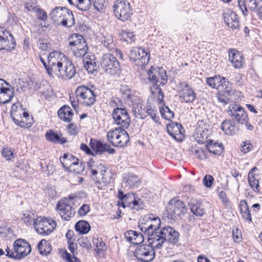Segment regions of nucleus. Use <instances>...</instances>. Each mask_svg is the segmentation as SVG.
<instances>
[{
    "label": "nucleus",
    "mask_w": 262,
    "mask_h": 262,
    "mask_svg": "<svg viewBox=\"0 0 262 262\" xmlns=\"http://www.w3.org/2000/svg\"><path fill=\"white\" fill-rule=\"evenodd\" d=\"M148 75L149 80L153 84V86L150 88L151 93L153 95L157 93L159 96L158 98L159 102H162L164 94L160 86L164 85L167 82L166 71L162 68L157 69L151 67Z\"/></svg>",
    "instance_id": "nucleus-1"
},
{
    "label": "nucleus",
    "mask_w": 262,
    "mask_h": 262,
    "mask_svg": "<svg viewBox=\"0 0 262 262\" xmlns=\"http://www.w3.org/2000/svg\"><path fill=\"white\" fill-rule=\"evenodd\" d=\"M51 19L58 25L70 27L75 23L72 12L64 7H56L50 13Z\"/></svg>",
    "instance_id": "nucleus-2"
},
{
    "label": "nucleus",
    "mask_w": 262,
    "mask_h": 262,
    "mask_svg": "<svg viewBox=\"0 0 262 262\" xmlns=\"http://www.w3.org/2000/svg\"><path fill=\"white\" fill-rule=\"evenodd\" d=\"M187 208L184 203L176 198L172 199L169 202L166 207V213L164 217L169 223H172L181 216L184 215Z\"/></svg>",
    "instance_id": "nucleus-3"
},
{
    "label": "nucleus",
    "mask_w": 262,
    "mask_h": 262,
    "mask_svg": "<svg viewBox=\"0 0 262 262\" xmlns=\"http://www.w3.org/2000/svg\"><path fill=\"white\" fill-rule=\"evenodd\" d=\"M114 53L103 54L100 61V65L105 72L111 75H119L121 72L120 63Z\"/></svg>",
    "instance_id": "nucleus-4"
},
{
    "label": "nucleus",
    "mask_w": 262,
    "mask_h": 262,
    "mask_svg": "<svg viewBox=\"0 0 262 262\" xmlns=\"http://www.w3.org/2000/svg\"><path fill=\"white\" fill-rule=\"evenodd\" d=\"M108 142L114 146L122 147L129 141L127 132L121 127L108 131L107 134Z\"/></svg>",
    "instance_id": "nucleus-5"
},
{
    "label": "nucleus",
    "mask_w": 262,
    "mask_h": 262,
    "mask_svg": "<svg viewBox=\"0 0 262 262\" xmlns=\"http://www.w3.org/2000/svg\"><path fill=\"white\" fill-rule=\"evenodd\" d=\"M227 114L238 123L244 125L247 130H252L253 129V126L249 122V118L247 112L239 105L235 104L229 106Z\"/></svg>",
    "instance_id": "nucleus-6"
},
{
    "label": "nucleus",
    "mask_w": 262,
    "mask_h": 262,
    "mask_svg": "<svg viewBox=\"0 0 262 262\" xmlns=\"http://www.w3.org/2000/svg\"><path fill=\"white\" fill-rule=\"evenodd\" d=\"M113 9L116 17L122 21L130 19L133 15V9L127 0H116Z\"/></svg>",
    "instance_id": "nucleus-7"
},
{
    "label": "nucleus",
    "mask_w": 262,
    "mask_h": 262,
    "mask_svg": "<svg viewBox=\"0 0 262 262\" xmlns=\"http://www.w3.org/2000/svg\"><path fill=\"white\" fill-rule=\"evenodd\" d=\"M61 66L54 72L59 78L69 80L73 78L76 73V70L72 61L66 56H62Z\"/></svg>",
    "instance_id": "nucleus-8"
},
{
    "label": "nucleus",
    "mask_w": 262,
    "mask_h": 262,
    "mask_svg": "<svg viewBox=\"0 0 262 262\" xmlns=\"http://www.w3.org/2000/svg\"><path fill=\"white\" fill-rule=\"evenodd\" d=\"M76 198L77 196L70 195L68 198L61 199L57 204L56 209L63 220L69 221L74 215L75 211L70 204V201Z\"/></svg>",
    "instance_id": "nucleus-9"
},
{
    "label": "nucleus",
    "mask_w": 262,
    "mask_h": 262,
    "mask_svg": "<svg viewBox=\"0 0 262 262\" xmlns=\"http://www.w3.org/2000/svg\"><path fill=\"white\" fill-rule=\"evenodd\" d=\"M60 161L63 167L67 169L73 170L75 173H81L84 169L82 163H79V160L73 155L65 153Z\"/></svg>",
    "instance_id": "nucleus-10"
},
{
    "label": "nucleus",
    "mask_w": 262,
    "mask_h": 262,
    "mask_svg": "<svg viewBox=\"0 0 262 262\" xmlns=\"http://www.w3.org/2000/svg\"><path fill=\"white\" fill-rule=\"evenodd\" d=\"M155 248L156 247L149 244L140 245L136 248L134 255L139 261L150 262L155 257Z\"/></svg>",
    "instance_id": "nucleus-11"
},
{
    "label": "nucleus",
    "mask_w": 262,
    "mask_h": 262,
    "mask_svg": "<svg viewBox=\"0 0 262 262\" xmlns=\"http://www.w3.org/2000/svg\"><path fill=\"white\" fill-rule=\"evenodd\" d=\"M56 223L52 219L45 217H37V223L34 228L36 232L42 235H48L56 228Z\"/></svg>",
    "instance_id": "nucleus-12"
},
{
    "label": "nucleus",
    "mask_w": 262,
    "mask_h": 262,
    "mask_svg": "<svg viewBox=\"0 0 262 262\" xmlns=\"http://www.w3.org/2000/svg\"><path fill=\"white\" fill-rule=\"evenodd\" d=\"M129 57L136 64L143 67L148 64L150 54L142 48L133 47L130 50Z\"/></svg>",
    "instance_id": "nucleus-13"
},
{
    "label": "nucleus",
    "mask_w": 262,
    "mask_h": 262,
    "mask_svg": "<svg viewBox=\"0 0 262 262\" xmlns=\"http://www.w3.org/2000/svg\"><path fill=\"white\" fill-rule=\"evenodd\" d=\"M76 96L80 99L81 103L86 106H90L96 101L94 92L85 85L78 86L76 91Z\"/></svg>",
    "instance_id": "nucleus-14"
},
{
    "label": "nucleus",
    "mask_w": 262,
    "mask_h": 262,
    "mask_svg": "<svg viewBox=\"0 0 262 262\" xmlns=\"http://www.w3.org/2000/svg\"><path fill=\"white\" fill-rule=\"evenodd\" d=\"M114 123L120 127L127 128L130 123V118L127 110L125 108L117 107L112 114Z\"/></svg>",
    "instance_id": "nucleus-15"
},
{
    "label": "nucleus",
    "mask_w": 262,
    "mask_h": 262,
    "mask_svg": "<svg viewBox=\"0 0 262 262\" xmlns=\"http://www.w3.org/2000/svg\"><path fill=\"white\" fill-rule=\"evenodd\" d=\"M63 54L57 51L51 52L48 56L47 73L51 77H54V72L61 66Z\"/></svg>",
    "instance_id": "nucleus-16"
},
{
    "label": "nucleus",
    "mask_w": 262,
    "mask_h": 262,
    "mask_svg": "<svg viewBox=\"0 0 262 262\" xmlns=\"http://www.w3.org/2000/svg\"><path fill=\"white\" fill-rule=\"evenodd\" d=\"M15 259H20L28 255L31 251L29 244L25 239L19 238L13 243Z\"/></svg>",
    "instance_id": "nucleus-17"
},
{
    "label": "nucleus",
    "mask_w": 262,
    "mask_h": 262,
    "mask_svg": "<svg viewBox=\"0 0 262 262\" xmlns=\"http://www.w3.org/2000/svg\"><path fill=\"white\" fill-rule=\"evenodd\" d=\"M179 95L181 101L185 103L193 102L196 97V93L189 87L188 83L185 81L180 83Z\"/></svg>",
    "instance_id": "nucleus-18"
},
{
    "label": "nucleus",
    "mask_w": 262,
    "mask_h": 262,
    "mask_svg": "<svg viewBox=\"0 0 262 262\" xmlns=\"http://www.w3.org/2000/svg\"><path fill=\"white\" fill-rule=\"evenodd\" d=\"M163 227L160 229L153 230L150 234L147 236L148 244L151 245L156 249L160 248L165 242Z\"/></svg>",
    "instance_id": "nucleus-19"
},
{
    "label": "nucleus",
    "mask_w": 262,
    "mask_h": 262,
    "mask_svg": "<svg viewBox=\"0 0 262 262\" xmlns=\"http://www.w3.org/2000/svg\"><path fill=\"white\" fill-rule=\"evenodd\" d=\"M260 2H257L256 0H237L238 7L245 16L248 15V8L256 13Z\"/></svg>",
    "instance_id": "nucleus-20"
},
{
    "label": "nucleus",
    "mask_w": 262,
    "mask_h": 262,
    "mask_svg": "<svg viewBox=\"0 0 262 262\" xmlns=\"http://www.w3.org/2000/svg\"><path fill=\"white\" fill-rule=\"evenodd\" d=\"M90 145L91 148L96 154H101L105 151L110 154H113L115 152V150L114 148H111L108 144L103 143L100 141H98L94 139H91Z\"/></svg>",
    "instance_id": "nucleus-21"
},
{
    "label": "nucleus",
    "mask_w": 262,
    "mask_h": 262,
    "mask_svg": "<svg viewBox=\"0 0 262 262\" xmlns=\"http://www.w3.org/2000/svg\"><path fill=\"white\" fill-rule=\"evenodd\" d=\"M9 37L11 41H10L3 29L0 28V50L9 51L14 49L15 43L14 38L11 34H9Z\"/></svg>",
    "instance_id": "nucleus-22"
},
{
    "label": "nucleus",
    "mask_w": 262,
    "mask_h": 262,
    "mask_svg": "<svg viewBox=\"0 0 262 262\" xmlns=\"http://www.w3.org/2000/svg\"><path fill=\"white\" fill-rule=\"evenodd\" d=\"M225 22L227 26L232 30L239 28V23L237 14L233 11H228L224 14Z\"/></svg>",
    "instance_id": "nucleus-23"
},
{
    "label": "nucleus",
    "mask_w": 262,
    "mask_h": 262,
    "mask_svg": "<svg viewBox=\"0 0 262 262\" xmlns=\"http://www.w3.org/2000/svg\"><path fill=\"white\" fill-rule=\"evenodd\" d=\"M229 60L235 69L242 68L244 64L243 56L236 50H231L229 52Z\"/></svg>",
    "instance_id": "nucleus-24"
},
{
    "label": "nucleus",
    "mask_w": 262,
    "mask_h": 262,
    "mask_svg": "<svg viewBox=\"0 0 262 262\" xmlns=\"http://www.w3.org/2000/svg\"><path fill=\"white\" fill-rule=\"evenodd\" d=\"M191 212L196 216H202L205 213V210L200 201L191 199L188 203Z\"/></svg>",
    "instance_id": "nucleus-25"
},
{
    "label": "nucleus",
    "mask_w": 262,
    "mask_h": 262,
    "mask_svg": "<svg viewBox=\"0 0 262 262\" xmlns=\"http://www.w3.org/2000/svg\"><path fill=\"white\" fill-rule=\"evenodd\" d=\"M71 39H72L73 40H71L69 42V46L71 48H88V44L82 35L74 34L71 36Z\"/></svg>",
    "instance_id": "nucleus-26"
},
{
    "label": "nucleus",
    "mask_w": 262,
    "mask_h": 262,
    "mask_svg": "<svg viewBox=\"0 0 262 262\" xmlns=\"http://www.w3.org/2000/svg\"><path fill=\"white\" fill-rule=\"evenodd\" d=\"M104 47L106 48L112 53H114L115 55L119 56L120 59H122V52L115 48V44L114 43L112 36L111 35H107L104 37V40L102 41Z\"/></svg>",
    "instance_id": "nucleus-27"
},
{
    "label": "nucleus",
    "mask_w": 262,
    "mask_h": 262,
    "mask_svg": "<svg viewBox=\"0 0 262 262\" xmlns=\"http://www.w3.org/2000/svg\"><path fill=\"white\" fill-rule=\"evenodd\" d=\"M59 118L66 122H70L74 115L72 108L67 105L62 106L57 112Z\"/></svg>",
    "instance_id": "nucleus-28"
},
{
    "label": "nucleus",
    "mask_w": 262,
    "mask_h": 262,
    "mask_svg": "<svg viewBox=\"0 0 262 262\" xmlns=\"http://www.w3.org/2000/svg\"><path fill=\"white\" fill-rule=\"evenodd\" d=\"M206 83L211 88L221 91L224 86L223 83H226V79L225 78H222L220 76H215L207 78Z\"/></svg>",
    "instance_id": "nucleus-29"
},
{
    "label": "nucleus",
    "mask_w": 262,
    "mask_h": 262,
    "mask_svg": "<svg viewBox=\"0 0 262 262\" xmlns=\"http://www.w3.org/2000/svg\"><path fill=\"white\" fill-rule=\"evenodd\" d=\"M163 230L166 241L172 244H175L178 241L179 233L173 228L167 226L163 227Z\"/></svg>",
    "instance_id": "nucleus-30"
},
{
    "label": "nucleus",
    "mask_w": 262,
    "mask_h": 262,
    "mask_svg": "<svg viewBox=\"0 0 262 262\" xmlns=\"http://www.w3.org/2000/svg\"><path fill=\"white\" fill-rule=\"evenodd\" d=\"M258 168L256 167L252 168L249 172L248 175V180L249 185L251 188L256 193L259 192V185L258 180L255 178L254 172L257 171Z\"/></svg>",
    "instance_id": "nucleus-31"
},
{
    "label": "nucleus",
    "mask_w": 262,
    "mask_h": 262,
    "mask_svg": "<svg viewBox=\"0 0 262 262\" xmlns=\"http://www.w3.org/2000/svg\"><path fill=\"white\" fill-rule=\"evenodd\" d=\"M221 128L227 135H233L239 131V128L231 120H226L221 125Z\"/></svg>",
    "instance_id": "nucleus-32"
},
{
    "label": "nucleus",
    "mask_w": 262,
    "mask_h": 262,
    "mask_svg": "<svg viewBox=\"0 0 262 262\" xmlns=\"http://www.w3.org/2000/svg\"><path fill=\"white\" fill-rule=\"evenodd\" d=\"M206 147L209 152L214 155H220L224 150V147L222 143H219L212 140L207 141Z\"/></svg>",
    "instance_id": "nucleus-33"
},
{
    "label": "nucleus",
    "mask_w": 262,
    "mask_h": 262,
    "mask_svg": "<svg viewBox=\"0 0 262 262\" xmlns=\"http://www.w3.org/2000/svg\"><path fill=\"white\" fill-rule=\"evenodd\" d=\"M88 165L91 169L93 176L96 175L98 172H100L101 174L103 172H105L106 167L101 162H95L92 159H91L88 163Z\"/></svg>",
    "instance_id": "nucleus-34"
},
{
    "label": "nucleus",
    "mask_w": 262,
    "mask_h": 262,
    "mask_svg": "<svg viewBox=\"0 0 262 262\" xmlns=\"http://www.w3.org/2000/svg\"><path fill=\"white\" fill-rule=\"evenodd\" d=\"M168 133L175 140H178L177 136L182 134V126L177 123L171 122L166 126Z\"/></svg>",
    "instance_id": "nucleus-35"
},
{
    "label": "nucleus",
    "mask_w": 262,
    "mask_h": 262,
    "mask_svg": "<svg viewBox=\"0 0 262 262\" xmlns=\"http://www.w3.org/2000/svg\"><path fill=\"white\" fill-rule=\"evenodd\" d=\"M45 136L48 141L53 143L63 144L67 142V140L66 138H61L58 134L51 129L46 132Z\"/></svg>",
    "instance_id": "nucleus-36"
},
{
    "label": "nucleus",
    "mask_w": 262,
    "mask_h": 262,
    "mask_svg": "<svg viewBox=\"0 0 262 262\" xmlns=\"http://www.w3.org/2000/svg\"><path fill=\"white\" fill-rule=\"evenodd\" d=\"M145 108H143V105L140 103H133L132 105V112L134 116L138 119H143L146 117L145 114Z\"/></svg>",
    "instance_id": "nucleus-37"
},
{
    "label": "nucleus",
    "mask_w": 262,
    "mask_h": 262,
    "mask_svg": "<svg viewBox=\"0 0 262 262\" xmlns=\"http://www.w3.org/2000/svg\"><path fill=\"white\" fill-rule=\"evenodd\" d=\"M5 90L0 92V103L6 104L10 102L14 96V92L9 88L6 87Z\"/></svg>",
    "instance_id": "nucleus-38"
},
{
    "label": "nucleus",
    "mask_w": 262,
    "mask_h": 262,
    "mask_svg": "<svg viewBox=\"0 0 262 262\" xmlns=\"http://www.w3.org/2000/svg\"><path fill=\"white\" fill-rule=\"evenodd\" d=\"M149 223L145 216L142 220H140L139 222L138 227L140 230L144 234L145 237H147L153 231L150 226Z\"/></svg>",
    "instance_id": "nucleus-39"
},
{
    "label": "nucleus",
    "mask_w": 262,
    "mask_h": 262,
    "mask_svg": "<svg viewBox=\"0 0 262 262\" xmlns=\"http://www.w3.org/2000/svg\"><path fill=\"white\" fill-rule=\"evenodd\" d=\"M37 247L39 253L43 255H48L52 251L50 244L46 239L40 241L38 244Z\"/></svg>",
    "instance_id": "nucleus-40"
},
{
    "label": "nucleus",
    "mask_w": 262,
    "mask_h": 262,
    "mask_svg": "<svg viewBox=\"0 0 262 262\" xmlns=\"http://www.w3.org/2000/svg\"><path fill=\"white\" fill-rule=\"evenodd\" d=\"M75 230L80 234L88 233L91 229L89 223L85 221H79L75 225Z\"/></svg>",
    "instance_id": "nucleus-41"
},
{
    "label": "nucleus",
    "mask_w": 262,
    "mask_h": 262,
    "mask_svg": "<svg viewBox=\"0 0 262 262\" xmlns=\"http://www.w3.org/2000/svg\"><path fill=\"white\" fill-rule=\"evenodd\" d=\"M145 216L146 217L148 223H150V226L153 230L161 229L160 227L161 225V220L158 217L155 216L154 214H150V215Z\"/></svg>",
    "instance_id": "nucleus-42"
},
{
    "label": "nucleus",
    "mask_w": 262,
    "mask_h": 262,
    "mask_svg": "<svg viewBox=\"0 0 262 262\" xmlns=\"http://www.w3.org/2000/svg\"><path fill=\"white\" fill-rule=\"evenodd\" d=\"M128 206L130 208L137 211L144 208L143 202L140 199L136 200L134 195L132 196V199L128 202Z\"/></svg>",
    "instance_id": "nucleus-43"
},
{
    "label": "nucleus",
    "mask_w": 262,
    "mask_h": 262,
    "mask_svg": "<svg viewBox=\"0 0 262 262\" xmlns=\"http://www.w3.org/2000/svg\"><path fill=\"white\" fill-rule=\"evenodd\" d=\"M23 220L25 222L30 225H33L35 226L37 223V216L32 212L26 211L23 214Z\"/></svg>",
    "instance_id": "nucleus-44"
},
{
    "label": "nucleus",
    "mask_w": 262,
    "mask_h": 262,
    "mask_svg": "<svg viewBox=\"0 0 262 262\" xmlns=\"http://www.w3.org/2000/svg\"><path fill=\"white\" fill-rule=\"evenodd\" d=\"M122 97L125 100H129L134 96L133 91L127 85H122L120 91Z\"/></svg>",
    "instance_id": "nucleus-45"
},
{
    "label": "nucleus",
    "mask_w": 262,
    "mask_h": 262,
    "mask_svg": "<svg viewBox=\"0 0 262 262\" xmlns=\"http://www.w3.org/2000/svg\"><path fill=\"white\" fill-rule=\"evenodd\" d=\"M209 133L203 132L202 133L201 132H196L193 135V137L194 138L195 141L197 143L199 144H204L205 142H207L208 141H206Z\"/></svg>",
    "instance_id": "nucleus-46"
},
{
    "label": "nucleus",
    "mask_w": 262,
    "mask_h": 262,
    "mask_svg": "<svg viewBox=\"0 0 262 262\" xmlns=\"http://www.w3.org/2000/svg\"><path fill=\"white\" fill-rule=\"evenodd\" d=\"M162 117L166 120H170L174 117V113L167 106H164L160 110Z\"/></svg>",
    "instance_id": "nucleus-47"
},
{
    "label": "nucleus",
    "mask_w": 262,
    "mask_h": 262,
    "mask_svg": "<svg viewBox=\"0 0 262 262\" xmlns=\"http://www.w3.org/2000/svg\"><path fill=\"white\" fill-rule=\"evenodd\" d=\"M107 6V2H106V0H94L93 2L94 7L99 12H104Z\"/></svg>",
    "instance_id": "nucleus-48"
},
{
    "label": "nucleus",
    "mask_w": 262,
    "mask_h": 262,
    "mask_svg": "<svg viewBox=\"0 0 262 262\" xmlns=\"http://www.w3.org/2000/svg\"><path fill=\"white\" fill-rule=\"evenodd\" d=\"M210 125L205 122L203 120H199L197 123L196 132H201L202 133H209Z\"/></svg>",
    "instance_id": "nucleus-49"
},
{
    "label": "nucleus",
    "mask_w": 262,
    "mask_h": 262,
    "mask_svg": "<svg viewBox=\"0 0 262 262\" xmlns=\"http://www.w3.org/2000/svg\"><path fill=\"white\" fill-rule=\"evenodd\" d=\"M76 5L78 9L85 11L90 9L91 2V0H77Z\"/></svg>",
    "instance_id": "nucleus-50"
},
{
    "label": "nucleus",
    "mask_w": 262,
    "mask_h": 262,
    "mask_svg": "<svg viewBox=\"0 0 262 262\" xmlns=\"http://www.w3.org/2000/svg\"><path fill=\"white\" fill-rule=\"evenodd\" d=\"M101 175L102 176V180L104 185H107L111 184L114 181L113 173L111 171L103 172Z\"/></svg>",
    "instance_id": "nucleus-51"
},
{
    "label": "nucleus",
    "mask_w": 262,
    "mask_h": 262,
    "mask_svg": "<svg viewBox=\"0 0 262 262\" xmlns=\"http://www.w3.org/2000/svg\"><path fill=\"white\" fill-rule=\"evenodd\" d=\"M122 38L123 40L128 43H131L134 42L136 40V37L133 32H129L124 31L122 34Z\"/></svg>",
    "instance_id": "nucleus-52"
},
{
    "label": "nucleus",
    "mask_w": 262,
    "mask_h": 262,
    "mask_svg": "<svg viewBox=\"0 0 262 262\" xmlns=\"http://www.w3.org/2000/svg\"><path fill=\"white\" fill-rule=\"evenodd\" d=\"M156 114V110L152 108L150 105L148 106L145 111V115H149L155 122L157 123L159 120V117L157 116Z\"/></svg>",
    "instance_id": "nucleus-53"
},
{
    "label": "nucleus",
    "mask_w": 262,
    "mask_h": 262,
    "mask_svg": "<svg viewBox=\"0 0 262 262\" xmlns=\"http://www.w3.org/2000/svg\"><path fill=\"white\" fill-rule=\"evenodd\" d=\"M93 242L95 245L96 249H95L97 252L103 251L105 247V244L101 238H94Z\"/></svg>",
    "instance_id": "nucleus-54"
},
{
    "label": "nucleus",
    "mask_w": 262,
    "mask_h": 262,
    "mask_svg": "<svg viewBox=\"0 0 262 262\" xmlns=\"http://www.w3.org/2000/svg\"><path fill=\"white\" fill-rule=\"evenodd\" d=\"M71 49L72 50L74 55L76 57L81 58V57H84L85 56H86L85 58H87L88 56H89L88 55H86V53L88 51V48H85V49L71 48Z\"/></svg>",
    "instance_id": "nucleus-55"
},
{
    "label": "nucleus",
    "mask_w": 262,
    "mask_h": 262,
    "mask_svg": "<svg viewBox=\"0 0 262 262\" xmlns=\"http://www.w3.org/2000/svg\"><path fill=\"white\" fill-rule=\"evenodd\" d=\"M138 232L135 231L129 230L126 231L124 236L126 240L130 243H133L134 239L136 238L135 237L137 235Z\"/></svg>",
    "instance_id": "nucleus-56"
},
{
    "label": "nucleus",
    "mask_w": 262,
    "mask_h": 262,
    "mask_svg": "<svg viewBox=\"0 0 262 262\" xmlns=\"http://www.w3.org/2000/svg\"><path fill=\"white\" fill-rule=\"evenodd\" d=\"M133 195L130 193L124 194L123 192L121 190H119L118 198L121 201H125L126 203L128 205V202L132 199Z\"/></svg>",
    "instance_id": "nucleus-57"
},
{
    "label": "nucleus",
    "mask_w": 262,
    "mask_h": 262,
    "mask_svg": "<svg viewBox=\"0 0 262 262\" xmlns=\"http://www.w3.org/2000/svg\"><path fill=\"white\" fill-rule=\"evenodd\" d=\"M84 67L89 73H93L95 70L94 67L96 66V62L92 63L91 61L83 60Z\"/></svg>",
    "instance_id": "nucleus-58"
},
{
    "label": "nucleus",
    "mask_w": 262,
    "mask_h": 262,
    "mask_svg": "<svg viewBox=\"0 0 262 262\" xmlns=\"http://www.w3.org/2000/svg\"><path fill=\"white\" fill-rule=\"evenodd\" d=\"M214 181L213 177L211 175H206L204 177L203 184L207 188H210L212 186Z\"/></svg>",
    "instance_id": "nucleus-59"
},
{
    "label": "nucleus",
    "mask_w": 262,
    "mask_h": 262,
    "mask_svg": "<svg viewBox=\"0 0 262 262\" xmlns=\"http://www.w3.org/2000/svg\"><path fill=\"white\" fill-rule=\"evenodd\" d=\"M194 154L195 157L200 160H204L207 158L206 152L202 149L195 150Z\"/></svg>",
    "instance_id": "nucleus-60"
},
{
    "label": "nucleus",
    "mask_w": 262,
    "mask_h": 262,
    "mask_svg": "<svg viewBox=\"0 0 262 262\" xmlns=\"http://www.w3.org/2000/svg\"><path fill=\"white\" fill-rule=\"evenodd\" d=\"M12 118L14 121V122L19 126L21 127H28L31 126L32 123L25 122L24 121L20 120L19 121L18 119H16L12 114H11Z\"/></svg>",
    "instance_id": "nucleus-61"
},
{
    "label": "nucleus",
    "mask_w": 262,
    "mask_h": 262,
    "mask_svg": "<svg viewBox=\"0 0 262 262\" xmlns=\"http://www.w3.org/2000/svg\"><path fill=\"white\" fill-rule=\"evenodd\" d=\"M78 242L80 246L89 249L91 247V243L87 238H81L79 239Z\"/></svg>",
    "instance_id": "nucleus-62"
},
{
    "label": "nucleus",
    "mask_w": 262,
    "mask_h": 262,
    "mask_svg": "<svg viewBox=\"0 0 262 262\" xmlns=\"http://www.w3.org/2000/svg\"><path fill=\"white\" fill-rule=\"evenodd\" d=\"M232 236L234 241L236 243H239L242 239V234L241 231L238 229H233L232 231Z\"/></svg>",
    "instance_id": "nucleus-63"
},
{
    "label": "nucleus",
    "mask_w": 262,
    "mask_h": 262,
    "mask_svg": "<svg viewBox=\"0 0 262 262\" xmlns=\"http://www.w3.org/2000/svg\"><path fill=\"white\" fill-rule=\"evenodd\" d=\"M64 253L65 258L67 262H81L80 260L76 257L75 255H73V257H72L71 255L68 253L67 251L64 252Z\"/></svg>",
    "instance_id": "nucleus-64"
}]
</instances>
